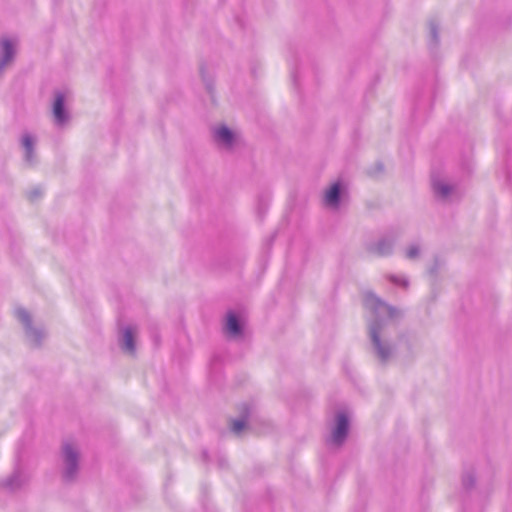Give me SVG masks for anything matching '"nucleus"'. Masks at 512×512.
<instances>
[{"label":"nucleus","instance_id":"obj_17","mask_svg":"<svg viewBox=\"0 0 512 512\" xmlns=\"http://www.w3.org/2000/svg\"><path fill=\"white\" fill-rule=\"evenodd\" d=\"M395 281H396V283H399L400 285H402L404 287L407 286V284H408L407 280L404 277H399Z\"/></svg>","mask_w":512,"mask_h":512},{"label":"nucleus","instance_id":"obj_14","mask_svg":"<svg viewBox=\"0 0 512 512\" xmlns=\"http://www.w3.org/2000/svg\"><path fill=\"white\" fill-rule=\"evenodd\" d=\"M246 427V420L237 419L232 422V431L235 434H240Z\"/></svg>","mask_w":512,"mask_h":512},{"label":"nucleus","instance_id":"obj_9","mask_svg":"<svg viewBox=\"0 0 512 512\" xmlns=\"http://www.w3.org/2000/svg\"><path fill=\"white\" fill-rule=\"evenodd\" d=\"M343 190L344 185L342 182L337 181L333 183L324 194L325 204L331 208H337L339 204L340 195Z\"/></svg>","mask_w":512,"mask_h":512},{"label":"nucleus","instance_id":"obj_8","mask_svg":"<svg viewBox=\"0 0 512 512\" xmlns=\"http://www.w3.org/2000/svg\"><path fill=\"white\" fill-rule=\"evenodd\" d=\"M16 40L4 37L0 42V73L4 67L13 59L16 51Z\"/></svg>","mask_w":512,"mask_h":512},{"label":"nucleus","instance_id":"obj_2","mask_svg":"<svg viewBox=\"0 0 512 512\" xmlns=\"http://www.w3.org/2000/svg\"><path fill=\"white\" fill-rule=\"evenodd\" d=\"M349 430V416L344 410L339 411L333 423L331 424V435L329 443L335 446L341 445L348 434Z\"/></svg>","mask_w":512,"mask_h":512},{"label":"nucleus","instance_id":"obj_5","mask_svg":"<svg viewBox=\"0 0 512 512\" xmlns=\"http://www.w3.org/2000/svg\"><path fill=\"white\" fill-rule=\"evenodd\" d=\"M213 136L216 143L225 149H231L239 140L238 134L230 130L225 125L215 127L213 130Z\"/></svg>","mask_w":512,"mask_h":512},{"label":"nucleus","instance_id":"obj_12","mask_svg":"<svg viewBox=\"0 0 512 512\" xmlns=\"http://www.w3.org/2000/svg\"><path fill=\"white\" fill-rule=\"evenodd\" d=\"M21 144L24 149L25 159L28 162L34 160V147L36 145V138L30 133H24L21 137Z\"/></svg>","mask_w":512,"mask_h":512},{"label":"nucleus","instance_id":"obj_11","mask_svg":"<svg viewBox=\"0 0 512 512\" xmlns=\"http://www.w3.org/2000/svg\"><path fill=\"white\" fill-rule=\"evenodd\" d=\"M135 336L136 330L131 326H127L122 330L121 334V342L122 348L128 352L129 354H134L135 352Z\"/></svg>","mask_w":512,"mask_h":512},{"label":"nucleus","instance_id":"obj_4","mask_svg":"<svg viewBox=\"0 0 512 512\" xmlns=\"http://www.w3.org/2000/svg\"><path fill=\"white\" fill-rule=\"evenodd\" d=\"M15 315L18 318V320L23 324L29 342L32 345L40 344V341L42 338H44L45 333L42 329L33 328L31 326V318L28 312L23 308H17L15 310Z\"/></svg>","mask_w":512,"mask_h":512},{"label":"nucleus","instance_id":"obj_1","mask_svg":"<svg viewBox=\"0 0 512 512\" xmlns=\"http://www.w3.org/2000/svg\"><path fill=\"white\" fill-rule=\"evenodd\" d=\"M364 306L370 311L372 319L369 323V335L374 352L382 362L389 360L394 353V346L388 337L392 329L396 311L383 303L372 292L364 294Z\"/></svg>","mask_w":512,"mask_h":512},{"label":"nucleus","instance_id":"obj_10","mask_svg":"<svg viewBox=\"0 0 512 512\" xmlns=\"http://www.w3.org/2000/svg\"><path fill=\"white\" fill-rule=\"evenodd\" d=\"M432 186L435 194L441 198H448L450 197L455 187L451 185L449 182H447L445 179H440L434 177L432 180Z\"/></svg>","mask_w":512,"mask_h":512},{"label":"nucleus","instance_id":"obj_7","mask_svg":"<svg viewBox=\"0 0 512 512\" xmlns=\"http://www.w3.org/2000/svg\"><path fill=\"white\" fill-rule=\"evenodd\" d=\"M244 319L234 311L226 315L225 332L233 339H239L243 333Z\"/></svg>","mask_w":512,"mask_h":512},{"label":"nucleus","instance_id":"obj_6","mask_svg":"<svg viewBox=\"0 0 512 512\" xmlns=\"http://www.w3.org/2000/svg\"><path fill=\"white\" fill-rule=\"evenodd\" d=\"M66 95L62 92H57L52 105V113L54 122L57 126H64L69 121V113L65 109Z\"/></svg>","mask_w":512,"mask_h":512},{"label":"nucleus","instance_id":"obj_13","mask_svg":"<svg viewBox=\"0 0 512 512\" xmlns=\"http://www.w3.org/2000/svg\"><path fill=\"white\" fill-rule=\"evenodd\" d=\"M26 478L21 473L14 474L6 483L10 489L18 488Z\"/></svg>","mask_w":512,"mask_h":512},{"label":"nucleus","instance_id":"obj_16","mask_svg":"<svg viewBox=\"0 0 512 512\" xmlns=\"http://www.w3.org/2000/svg\"><path fill=\"white\" fill-rule=\"evenodd\" d=\"M390 246V243H388L387 241H382L377 245L376 250L379 254L384 255L389 252Z\"/></svg>","mask_w":512,"mask_h":512},{"label":"nucleus","instance_id":"obj_15","mask_svg":"<svg viewBox=\"0 0 512 512\" xmlns=\"http://www.w3.org/2000/svg\"><path fill=\"white\" fill-rule=\"evenodd\" d=\"M419 247L417 245H411L407 250H406V257L409 258V259H414L416 258L418 255H419Z\"/></svg>","mask_w":512,"mask_h":512},{"label":"nucleus","instance_id":"obj_3","mask_svg":"<svg viewBox=\"0 0 512 512\" xmlns=\"http://www.w3.org/2000/svg\"><path fill=\"white\" fill-rule=\"evenodd\" d=\"M63 476L66 480L74 478L78 471L79 454L72 443H65L62 448Z\"/></svg>","mask_w":512,"mask_h":512}]
</instances>
